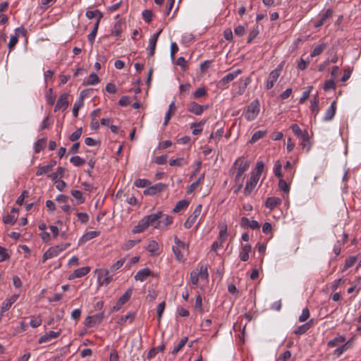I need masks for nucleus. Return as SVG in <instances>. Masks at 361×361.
<instances>
[{"mask_svg":"<svg viewBox=\"0 0 361 361\" xmlns=\"http://www.w3.org/2000/svg\"><path fill=\"white\" fill-rule=\"evenodd\" d=\"M174 245L172 246V251L175 259L179 262L185 261V255L189 254V244L182 241L177 236H174Z\"/></svg>","mask_w":361,"mask_h":361,"instance_id":"obj_1","label":"nucleus"},{"mask_svg":"<svg viewBox=\"0 0 361 361\" xmlns=\"http://www.w3.org/2000/svg\"><path fill=\"white\" fill-rule=\"evenodd\" d=\"M71 243H67L65 244H61L59 245H56L54 247H49L42 256V262H45L47 259L55 257L58 256L61 252L66 250Z\"/></svg>","mask_w":361,"mask_h":361,"instance_id":"obj_2","label":"nucleus"},{"mask_svg":"<svg viewBox=\"0 0 361 361\" xmlns=\"http://www.w3.org/2000/svg\"><path fill=\"white\" fill-rule=\"evenodd\" d=\"M260 111V104L258 99L253 100L247 107L244 116L248 121L255 120Z\"/></svg>","mask_w":361,"mask_h":361,"instance_id":"obj_3","label":"nucleus"},{"mask_svg":"<svg viewBox=\"0 0 361 361\" xmlns=\"http://www.w3.org/2000/svg\"><path fill=\"white\" fill-rule=\"evenodd\" d=\"M242 73L243 71L241 69H236L234 71L226 74L217 82V87L220 89L227 88L228 83L235 79Z\"/></svg>","mask_w":361,"mask_h":361,"instance_id":"obj_4","label":"nucleus"},{"mask_svg":"<svg viewBox=\"0 0 361 361\" xmlns=\"http://www.w3.org/2000/svg\"><path fill=\"white\" fill-rule=\"evenodd\" d=\"M95 272L98 274V281L100 286H107L113 281V274L109 269H96Z\"/></svg>","mask_w":361,"mask_h":361,"instance_id":"obj_5","label":"nucleus"},{"mask_svg":"<svg viewBox=\"0 0 361 361\" xmlns=\"http://www.w3.org/2000/svg\"><path fill=\"white\" fill-rule=\"evenodd\" d=\"M282 68L283 64L280 63L269 73L266 83V87L267 90H270L274 87L275 82L277 81L279 75H281Z\"/></svg>","mask_w":361,"mask_h":361,"instance_id":"obj_6","label":"nucleus"},{"mask_svg":"<svg viewBox=\"0 0 361 361\" xmlns=\"http://www.w3.org/2000/svg\"><path fill=\"white\" fill-rule=\"evenodd\" d=\"M235 165H237V173L235 175V182L239 181L242 179V176L244 173L249 168V163L247 161H244L243 158H238L234 163Z\"/></svg>","mask_w":361,"mask_h":361,"instance_id":"obj_7","label":"nucleus"},{"mask_svg":"<svg viewBox=\"0 0 361 361\" xmlns=\"http://www.w3.org/2000/svg\"><path fill=\"white\" fill-rule=\"evenodd\" d=\"M202 205L198 204L195 207L192 214L190 215L184 223V227L187 229L190 228L192 225L197 221L198 217L202 212Z\"/></svg>","mask_w":361,"mask_h":361,"instance_id":"obj_8","label":"nucleus"},{"mask_svg":"<svg viewBox=\"0 0 361 361\" xmlns=\"http://www.w3.org/2000/svg\"><path fill=\"white\" fill-rule=\"evenodd\" d=\"M104 319V313L99 312L92 316H88L85 319V325L87 327H93L99 324Z\"/></svg>","mask_w":361,"mask_h":361,"instance_id":"obj_9","label":"nucleus"},{"mask_svg":"<svg viewBox=\"0 0 361 361\" xmlns=\"http://www.w3.org/2000/svg\"><path fill=\"white\" fill-rule=\"evenodd\" d=\"M208 108V105L202 106L195 102H191L188 104V111L197 116L201 115L204 111Z\"/></svg>","mask_w":361,"mask_h":361,"instance_id":"obj_10","label":"nucleus"},{"mask_svg":"<svg viewBox=\"0 0 361 361\" xmlns=\"http://www.w3.org/2000/svg\"><path fill=\"white\" fill-rule=\"evenodd\" d=\"M259 178L257 177V175L250 174V177L249 180L246 183V185L244 190V192L245 195H250L252 190L255 188Z\"/></svg>","mask_w":361,"mask_h":361,"instance_id":"obj_11","label":"nucleus"},{"mask_svg":"<svg viewBox=\"0 0 361 361\" xmlns=\"http://www.w3.org/2000/svg\"><path fill=\"white\" fill-rule=\"evenodd\" d=\"M131 295L132 289H128L126 293L118 298L116 304L112 307V311L119 310L121 307L129 300Z\"/></svg>","mask_w":361,"mask_h":361,"instance_id":"obj_12","label":"nucleus"},{"mask_svg":"<svg viewBox=\"0 0 361 361\" xmlns=\"http://www.w3.org/2000/svg\"><path fill=\"white\" fill-rule=\"evenodd\" d=\"M150 226L148 218L147 216H145L142 219H141L137 225L135 226L132 230L133 233H140L145 231L149 226Z\"/></svg>","mask_w":361,"mask_h":361,"instance_id":"obj_13","label":"nucleus"},{"mask_svg":"<svg viewBox=\"0 0 361 361\" xmlns=\"http://www.w3.org/2000/svg\"><path fill=\"white\" fill-rule=\"evenodd\" d=\"M68 94L67 93H63L60 95L54 107V111L59 110L64 111L68 108L69 104L68 101Z\"/></svg>","mask_w":361,"mask_h":361,"instance_id":"obj_14","label":"nucleus"},{"mask_svg":"<svg viewBox=\"0 0 361 361\" xmlns=\"http://www.w3.org/2000/svg\"><path fill=\"white\" fill-rule=\"evenodd\" d=\"M60 334H61L60 331H49L39 338L38 343L42 344L44 343L49 342L52 339H54V338H56L57 337H59Z\"/></svg>","mask_w":361,"mask_h":361,"instance_id":"obj_15","label":"nucleus"},{"mask_svg":"<svg viewBox=\"0 0 361 361\" xmlns=\"http://www.w3.org/2000/svg\"><path fill=\"white\" fill-rule=\"evenodd\" d=\"M165 185L163 183H159L152 186H148L144 191V194L147 195H154L155 194L164 190Z\"/></svg>","mask_w":361,"mask_h":361,"instance_id":"obj_16","label":"nucleus"},{"mask_svg":"<svg viewBox=\"0 0 361 361\" xmlns=\"http://www.w3.org/2000/svg\"><path fill=\"white\" fill-rule=\"evenodd\" d=\"M159 215H161V212L147 215L150 226H153L154 228L161 229Z\"/></svg>","mask_w":361,"mask_h":361,"instance_id":"obj_17","label":"nucleus"},{"mask_svg":"<svg viewBox=\"0 0 361 361\" xmlns=\"http://www.w3.org/2000/svg\"><path fill=\"white\" fill-rule=\"evenodd\" d=\"M90 271L88 267H83L75 269L69 276L70 279L80 278L87 275Z\"/></svg>","mask_w":361,"mask_h":361,"instance_id":"obj_18","label":"nucleus"},{"mask_svg":"<svg viewBox=\"0 0 361 361\" xmlns=\"http://www.w3.org/2000/svg\"><path fill=\"white\" fill-rule=\"evenodd\" d=\"M151 274L152 271L149 268H144L139 270L135 275L134 278L136 281L142 282L145 281Z\"/></svg>","mask_w":361,"mask_h":361,"instance_id":"obj_19","label":"nucleus"},{"mask_svg":"<svg viewBox=\"0 0 361 361\" xmlns=\"http://www.w3.org/2000/svg\"><path fill=\"white\" fill-rule=\"evenodd\" d=\"M336 111V102L334 101L331 106L326 109L323 120L324 121H331L335 116Z\"/></svg>","mask_w":361,"mask_h":361,"instance_id":"obj_20","label":"nucleus"},{"mask_svg":"<svg viewBox=\"0 0 361 361\" xmlns=\"http://www.w3.org/2000/svg\"><path fill=\"white\" fill-rule=\"evenodd\" d=\"M252 250V246L250 244H245L242 246L239 253L240 260L246 262L249 259V254Z\"/></svg>","mask_w":361,"mask_h":361,"instance_id":"obj_21","label":"nucleus"},{"mask_svg":"<svg viewBox=\"0 0 361 361\" xmlns=\"http://www.w3.org/2000/svg\"><path fill=\"white\" fill-rule=\"evenodd\" d=\"M19 298L18 294H15L11 296L9 298L6 299L3 303L1 306V312H6L8 310L11 305L18 300Z\"/></svg>","mask_w":361,"mask_h":361,"instance_id":"obj_22","label":"nucleus"},{"mask_svg":"<svg viewBox=\"0 0 361 361\" xmlns=\"http://www.w3.org/2000/svg\"><path fill=\"white\" fill-rule=\"evenodd\" d=\"M100 234L99 231H91L85 233L80 239L79 245L83 244L88 240L97 237Z\"/></svg>","mask_w":361,"mask_h":361,"instance_id":"obj_23","label":"nucleus"},{"mask_svg":"<svg viewBox=\"0 0 361 361\" xmlns=\"http://www.w3.org/2000/svg\"><path fill=\"white\" fill-rule=\"evenodd\" d=\"M159 219H160V224H161V229L162 228H164L165 227H166L167 226L169 225H171L172 223H173V217L168 215V214H164L162 212H161V215H159Z\"/></svg>","mask_w":361,"mask_h":361,"instance_id":"obj_24","label":"nucleus"},{"mask_svg":"<svg viewBox=\"0 0 361 361\" xmlns=\"http://www.w3.org/2000/svg\"><path fill=\"white\" fill-rule=\"evenodd\" d=\"M281 204V200L279 197H271L267 199L265 205L267 208L273 209Z\"/></svg>","mask_w":361,"mask_h":361,"instance_id":"obj_25","label":"nucleus"},{"mask_svg":"<svg viewBox=\"0 0 361 361\" xmlns=\"http://www.w3.org/2000/svg\"><path fill=\"white\" fill-rule=\"evenodd\" d=\"M189 163L188 157H179L176 159H171L169 161V165L171 166H183L187 165Z\"/></svg>","mask_w":361,"mask_h":361,"instance_id":"obj_26","label":"nucleus"},{"mask_svg":"<svg viewBox=\"0 0 361 361\" xmlns=\"http://www.w3.org/2000/svg\"><path fill=\"white\" fill-rule=\"evenodd\" d=\"M352 348V344H350V343H343L341 346L338 347L334 350V355L339 357L344 352L347 351L348 350Z\"/></svg>","mask_w":361,"mask_h":361,"instance_id":"obj_27","label":"nucleus"},{"mask_svg":"<svg viewBox=\"0 0 361 361\" xmlns=\"http://www.w3.org/2000/svg\"><path fill=\"white\" fill-rule=\"evenodd\" d=\"M345 341V337L344 336H337L332 340L328 341L327 346L329 348H334L343 343Z\"/></svg>","mask_w":361,"mask_h":361,"instance_id":"obj_28","label":"nucleus"},{"mask_svg":"<svg viewBox=\"0 0 361 361\" xmlns=\"http://www.w3.org/2000/svg\"><path fill=\"white\" fill-rule=\"evenodd\" d=\"M83 92H81L79 99L75 102L73 107V114L75 117H78V111L83 106Z\"/></svg>","mask_w":361,"mask_h":361,"instance_id":"obj_29","label":"nucleus"},{"mask_svg":"<svg viewBox=\"0 0 361 361\" xmlns=\"http://www.w3.org/2000/svg\"><path fill=\"white\" fill-rule=\"evenodd\" d=\"M189 205V201L187 200H182L177 202L174 208L173 209V212L174 213H178L182 210L185 209Z\"/></svg>","mask_w":361,"mask_h":361,"instance_id":"obj_30","label":"nucleus"},{"mask_svg":"<svg viewBox=\"0 0 361 361\" xmlns=\"http://www.w3.org/2000/svg\"><path fill=\"white\" fill-rule=\"evenodd\" d=\"M99 82V78L94 73H91L89 77L84 80V84L87 85H94Z\"/></svg>","mask_w":361,"mask_h":361,"instance_id":"obj_31","label":"nucleus"},{"mask_svg":"<svg viewBox=\"0 0 361 361\" xmlns=\"http://www.w3.org/2000/svg\"><path fill=\"white\" fill-rule=\"evenodd\" d=\"M300 138L302 139L301 145L304 148H307V150L309 151L311 147V144L310 142V136L307 130L304 131V133Z\"/></svg>","mask_w":361,"mask_h":361,"instance_id":"obj_32","label":"nucleus"},{"mask_svg":"<svg viewBox=\"0 0 361 361\" xmlns=\"http://www.w3.org/2000/svg\"><path fill=\"white\" fill-rule=\"evenodd\" d=\"M204 122L201 121L199 123H192L190 125V128L192 129V134L195 135H197L202 133V126L204 125Z\"/></svg>","mask_w":361,"mask_h":361,"instance_id":"obj_33","label":"nucleus"},{"mask_svg":"<svg viewBox=\"0 0 361 361\" xmlns=\"http://www.w3.org/2000/svg\"><path fill=\"white\" fill-rule=\"evenodd\" d=\"M159 246L156 240H150L147 246V250L152 255H154L159 250Z\"/></svg>","mask_w":361,"mask_h":361,"instance_id":"obj_34","label":"nucleus"},{"mask_svg":"<svg viewBox=\"0 0 361 361\" xmlns=\"http://www.w3.org/2000/svg\"><path fill=\"white\" fill-rule=\"evenodd\" d=\"M357 258L356 256H350L348 258H347L345 259L344 267L341 271L344 272L348 268L352 267L357 262Z\"/></svg>","mask_w":361,"mask_h":361,"instance_id":"obj_35","label":"nucleus"},{"mask_svg":"<svg viewBox=\"0 0 361 361\" xmlns=\"http://www.w3.org/2000/svg\"><path fill=\"white\" fill-rule=\"evenodd\" d=\"M99 19H97V22L94 24L93 30L87 35L88 41L92 44H93V42H94V41L95 39V37H96V35H97V30H98V27H99Z\"/></svg>","mask_w":361,"mask_h":361,"instance_id":"obj_36","label":"nucleus"},{"mask_svg":"<svg viewBox=\"0 0 361 361\" xmlns=\"http://www.w3.org/2000/svg\"><path fill=\"white\" fill-rule=\"evenodd\" d=\"M64 173H65V169L59 166L57 168L56 171L53 173L49 176L52 178L53 180L56 182L59 178H61L63 176Z\"/></svg>","mask_w":361,"mask_h":361,"instance_id":"obj_37","label":"nucleus"},{"mask_svg":"<svg viewBox=\"0 0 361 361\" xmlns=\"http://www.w3.org/2000/svg\"><path fill=\"white\" fill-rule=\"evenodd\" d=\"M310 109L312 114L315 117L319 111V99L317 97H315L313 100L311 101Z\"/></svg>","mask_w":361,"mask_h":361,"instance_id":"obj_38","label":"nucleus"},{"mask_svg":"<svg viewBox=\"0 0 361 361\" xmlns=\"http://www.w3.org/2000/svg\"><path fill=\"white\" fill-rule=\"evenodd\" d=\"M188 341V337H184L180 341L179 343H178L177 345H176L174 347V348L173 349V350L171 351V353L173 355H176L178 352H180L182 348L185 346V345L186 344Z\"/></svg>","mask_w":361,"mask_h":361,"instance_id":"obj_39","label":"nucleus"},{"mask_svg":"<svg viewBox=\"0 0 361 361\" xmlns=\"http://www.w3.org/2000/svg\"><path fill=\"white\" fill-rule=\"evenodd\" d=\"M326 45L325 44H319L314 48L310 54L311 57H314L320 55L324 50L326 49Z\"/></svg>","mask_w":361,"mask_h":361,"instance_id":"obj_40","label":"nucleus"},{"mask_svg":"<svg viewBox=\"0 0 361 361\" xmlns=\"http://www.w3.org/2000/svg\"><path fill=\"white\" fill-rule=\"evenodd\" d=\"M126 261L125 258H122L119 260H118L116 262L113 264L110 268L109 270L112 274H114L116 271H118L120 268L123 267Z\"/></svg>","mask_w":361,"mask_h":361,"instance_id":"obj_41","label":"nucleus"},{"mask_svg":"<svg viewBox=\"0 0 361 361\" xmlns=\"http://www.w3.org/2000/svg\"><path fill=\"white\" fill-rule=\"evenodd\" d=\"M279 188L281 191L286 194H288L290 191V186L287 180H284L283 178H279Z\"/></svg>","mask_w":361,"mask_h":361,"instance_id":"obj_42","label":"nucleus"},{"mask_svg":"<svg viewBox=\"0 0 361 361\" xmlns=\"http://www.w3.org/2000/svg\"><path fill=\"white\" fill-rule=\"evenodd\" d=\"M45 98L48 104L53 105L54 104L56 95L53 93L51 88L49 89L46 92Z\"/></svg>","mask_w":361,"mask_h":361,"instance_id":"obj_43","label":"nucleus"},{"mask_svg":"<svg viewBox=\"0 0 361 361\" xmlns=\"http://www.w3.org/2000/svg\"><path fill=\"white\" fill-rule=\"evenodd\" d=\"M266 135V131L257 130L252 136L250 142L255 143Z\"/></svg>","mask_w":361,"mask_h":361,"instance_id":"obj_44","label":"nucleus"},{"mask_svg":"<svg viewBox=\"0 0 361 361\" xmlns=\"http://www.w3.org/2000/svg\"><path fill=\"white\" fill-rule=\"evenodd\" d=\"M199 279L202 280H207L209 277V273L207 267L201 266L200 269H197Z\"/></svg>","mask_w":361,"mask_h":361,"instance_id":"obj_45","label":"nucleus"},{"mask_svg":"<svg viewBox=\"0 0 361 361\" xmlns=\"http://www.w3.org/2000/svg\"><path fill=\"white\" fill-rule=\"evenodd\" d=\"M149 185V180L145 178H138L134 182V185L137 188H147Z\"/></svg>","mask_w":361,"mask_h":361,"instance_id":"obj_46","label":"nucleus"},{"mask_svg":"<svg viewBox=\"0 0 361 361\" xmlns=\"http://www.w3.org/2000/svg\"><path fill=\"white\" fill-rule=\"evenodd\" d=\"M310 323L307 322L298 327L296 330H295L294 334L296 335H302L307 332L310 329Z\"/></svg>","mask_w":361,"mask_h":361,"instance_id":"obj_47","label":"nucleus"},{"mask_svg":"<svg viewBox=\"0 0 361 361\" xmlns=\"http://www.w3.org/2000/svg\"><path fill=\"white\" fill-rule=\"evenodd\" d=\"M46 139L42 138L37 140V142L35 145V152L36 153H39L41 150H42L45 147Z\"/></svg>","mask_w":361,"mask_h":361,"instance_id":"obj_48","label":"nucleus"},{"mask_svg":"<svg viewBox=\"0 0 361 361\" xmlns=\"http://www.w3.org/2000/svg\"><path fill=\"white\" fill-rule=\"evenodd\" d=\"M70 161L75 166H82L85 163V159L79 156L72 157Z\"/></svg>","mask_w":361,"mask_h":361,"instance_id":"obj_49","label":"nucleus"},{"mask_svg":"<svg viewBox=\"0 0 361 361\" xmlns=\"http://www.w3.org/2000/svg\"><path fill=\"white\" fill-rule=\"evenodd\" d=\"M86 16L87 18L89 19H92L97 16H98V18L97 19H101L102 18V13L98 11V10H94V11H87L86 12Z\"/></svg>","mask_w":361,"mask_h":361,"instance_id":"obj_50","label":"nucleus"},{"mask_svg":"<svg viewBox=\"0 0 361 361\" xmlns=\"http://www.w3.org/2000/svg\"><path fill=\"white\" fill-rule=\"evenodd\" d=\"M264 164L262 161H257L256 164L255 171H252L251 173L253 175H257V177L260 178L261 174L264 170Z\"/></svg>","mask_w":361,"mask_h":361,"instance_id":"obj_51","label":"nucleus"},{"mask_svg":"<svg viewBox=\"0 0 361 361\" xmlns=\"http://www.w3.org/2000/svg\"><path fill=\"white\" fill-rule=\"evenodd\" d=\"M51 171V166L45 165L38 168L36 175L37 176L48 173Z\"/></svg>","mask_w":361,"mask_h":361,"instance_id":"obj_52","label":"nucleus"},{"mask_svg":"<svg viewBox=\"0 0 361 361\" xmlns=\"http://www.w3.org/2000/svg\"><path fill=\"white\" fill-rule=\"evenodd\" d=\"M258 34H259L258 26H256V27H253L250 31L249 37L247 39V43L250 44L253 41V39L255 38H256V37L258 35Z\"/></svg>","mask_w":361,"mask_h":361,"instance_id":"obj_53","label":"nucleus"},{"mask_svg":"<svg viewBox=\"0 0 361 361\" xmlns=\"http://www.w3.org/2000/svg\"><path fill=\"white\" fill-rule=\"evenodd\" d=\"M281 168H282L281 164L280 163L279 161H277L275 163L274 173V175L279 178H283V175L281 173Z\"/></svg>","mask_w":361,"mask_h":361,"instance_id":"obj_54","label":"nucleus"},{"mask_svg":"<svg viewBox=\"0 0 361 361\" xmlns=\"http://www.w3.org/2000/svg\"><path fill=\"white\" fill-rule=\"evenodd\" d=\"M17 216L14 214H8L3 218V221L6 224L13 225L15 224Z\"/></svg>","mask_w":361,"mask_h":361,"instance_id":"obj_55","label":"nucleus"},{"mask_svg":"<svg viewBox=\"0 0 361 361\" xmlns=\"http://www.w3.org/2000/svg\"><path fill=\"white\" fill-rule=\"evenodd\" d=\"M72 196L77 200L79 203H83L85 201V199L82 197V193L78 190H74L71 191Z\"/></svg>","mask_w":361,"mask_h":361,"instance_id":"obj_56","label":"nucleus"},{"mask_svg":"<svg viewBox=\"0 0 361 361\" xmlns=\"http://www.w3.org/2000/svg\"><path fill=\"white\" fill-rule=\"evenodd\" d=\"M157 42H156V41L149 39V46L147 48L148 56H152L154 55L155 49H156Z\"/></svg>","mask_w":361,"mask_h":361,"instance_id":"obj_57","label":"nucleus"},{"mask_svg":"<svg viewBox=\"0 0 361 361\" xmlns=\"http://www.w3.org/2000/svg\"><path fill=\"white\" fill-rule=\"evenodd\" d=\"M207 95V90L204 87H199L194 93L193 97L195 99H199L200 97H204Z\"/></svg>","mask_w":361,"mask_h":361,"instance_id":"obj_58","label":"nucleus"},{"mask_svg":"<svg viewBox=\"0 0 361 361\" xmlns=\"http://www.w3.org/2000/svg\"><path fill=\"white\" fill-rule=\"evenodd\" d=\"M290 128L294 133V135L297 137H300L302 134L304 133V131H302V130L300 128L299 126L296 123L292 124L290 126Z\"/></svg>","mask_w":361,"mask_h":361,"instance_id":"obj_59","label":"nucleus"},{"mask_svg":"<svg viewBox=\"0 0 361 361\" xmlns=\"http://www.w3.org/2000/svg\"><path fill=\"white\" fill-rule=\"evenodd\" d=\"M77 216H78V220L81 223V224H87V221H89V216L87 213H85V212H79V213H77Z\"/></svg>","mask_w":361,"mask_h":361,"instance_id":"obj_60","label":"nucleus"},{"mask_svg":"<svg viewBox=\"0 0 361 361\" xmlns=\"http://www.w3.org/2000/svg\"><path fill=\"white\" fill-rule=\"evenodd\" d=\"M82 135V128H78L70 135V140L72 142H75L78 140Z\"/></svg>","mask_w":361,"mask_h":361,"instance_id":"obj_61","label":"nucleus"},{"mask_svg":"<svg viewBox=\"0 0 361 361\" xmlns=\"http://www.w3.org/2000/svg\"><path fill=\"white\" fill-rule=\"evenodd\" d=\"M333 13L334 11L331 8H328L325 13L322 14L320 20L325 23L327 20L332 17Z\"/></svg>","mask_w":361,"mask_h":361,"instance_id":"obj_62","label":"nucleus"},{"mask_svg":"<svg viewBox=\"0 0 361 361\" xmlns=\"http://www.w3.org/2000/svg\"><path fill=\"white\" fill-rule=\"evenodd\" d=\"M312 86H309L307 87V90L303 92L302 95V97H301V98L300 99V101H299V102L300 104L304 103L308 99V97H310V93L312 92Z\"/></svg>","mask_w":361,"mask_h":361,"instance_id":"obj_63","label":"nucleus"},{"mask_svg":"<svg viewBox=\"0 0 361 361\" xmlns=\"http://www.w3.org/2000/svg\"><path fill=\"white\" fill-rule=\"evenodd\" d=\"M199 281V275L197 269H195L190 273V281L193 285H197Z\"/></svg>","mask_w":361,"mask_h":361,"instance_id":"obj_64","label":"nucleus"}]
</instances>
